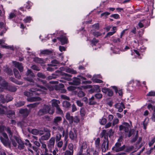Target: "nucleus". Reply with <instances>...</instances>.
<instances>
[{"mask_svg": "<svg viewBox=\"0 0 155 155\" xmlns=\"http://www.w3.org/2000/svg\"><path fill=\"white\" fill-rule=\"evenodd\" d=\"M9 85L5 81H3L2 77L0 76V91H2L4 89L7 90Z\"/></svg>", "mask_w": 155, "mask_h": 155, "instance_id": "7", "label": "nucleus"}, {"mask_svg": "<svg viewBox=\"0 0 155 155\" xmlns=\"http://www.w3.org/2000/svg\"><path fill=\"white\" fill-rule=\"evenodd\" d=\"M85 109L83 108L81 109L80 111V114L82 117L84 116L85 114Z\"/></svg>", "mask_w": 155, "mask_h": 155, "instance_id": "58", "label": "nucleus"}, {"mask_svg": "<svg viewBox=\"0 0 155 155\" xmlns=\"http://www.w3.org/2000/svg\"><path fill=\"white\" fill-rule=\"evenodd\" d=\"M31 20V18L30 16L27 17L25 18L24 19L23 21L25 23H29Z\"/></svg>", "mask_w": 155, "mask_h": 155, "instance_id": "46", "label": "nucleus"}, {"mask_svg": "<svg viewBox=\"0 0 155 155\" xmlns=\"http://www.w3.org/2000/svg\"><path fill=\"white\" fill-rule=\"evenodd\" d=\"M51 134L50 133H48L45 134L44 135L41 136V139L42 140H47L50 137Z\"/></svg>", "mask_w": 155, "mask_h": 155, "instance_id": "17", "label": "nucleus"}, {"mask_svg": "<svg viewBox=\"0 0 155 155\" xmlns=\"http://www.w3.org/2000/svg\"><path fill=\"white\" fill-rule=\"evenodd\" d=\"M69 137L72 140H76L77 137V131L75 130L74 131H70L69 132Z\"/></svg>", "mask_w": 155, "mask_h": 155, "instance_id": "11", "label": "nucleus"}, {"mask_svg": "<svg viewBox=\"0 0 155 155\" xmlns=\"http://www.w3.org/2000/svg\"><path fill=\"white\" fill-rule=\"evenodd\" d=\"M13 64L15 66L18 68L19 70L21 72L23 71V67L21 63L15 61L13 62Z\"/></svg>", "mask_w": 155, "mask_h": 155, "instance_id": "14", "label": "nucleus"}, {"mask_svg": "<svg viewBox=\"0 0 155 155\" xmlns=\"http://www.w3.org/2000/svg\"><path fill=\"white\" fill-rule=\"evenodd\" d=\"M25 102L24 101H19L16 102L15 104V105L17 107H19L23 106L24 105Z\"/></svg>", "mask_w": 155, "mask_h": 155, "instance_id": "42", "label": "nucleus"}, {"mask_svg": "<svg viewBox=\"0 0 155 155\" xmlns=\"http://www.w3.org/2000/svg\"><path fill=\"white\" fill-rule=\"evenodd\" d=\"M62 135L60 133H57L55 136V140L56 142L60 141L61 140Z\"/></svg>", "mask_w": 155, "mask_h": 155, "instance_id": "36", "label": "nucleus"}, {"mask_svg": "<svg viewBox=\"0 0 155 155\" xmlns=\"http://www.w3.org/2000/svg\"><path fill=\"white\" fill-rule=\"evenodd\" d=\"M5 130L8 134L9 138L10 140H11L12 137L13 132L12 131L10 127H6L5 128Z\"/></svg>", "mask_w": 155, "mask_h": 155, "instance_id": "18", "label": "nucleus"}, {"mask_svg": "<svg viewBox=\"0 0 155 155\" xmlns=\"http://www.w3.org/2000/svg\"><path fill=\"white\" fill-rule=\"evenodd\" d=\"M54 112V110L51 108L50 105H45L43 109H41L38 112L40 116L43 115L47 113L52 114Z\"/></svg>", "mask_w": 155, "mask_h": 155, "instance_id": "1", "label": "nucleus"}, {"mask_svg": "<svg viewBox=\"0 0 155 155\" xmlns=\"http://www.w3.org/2000/svg\"><path fill=\"white\" fill-rule=\"evenodd\" d=\"M10 80L12 81V82L16 83V84H21V83L20 82L18 81L17 80H16L14 78L11 77L10 78Z\"/></svg>", "mask_w": 155, "mask_h": 155, "instance_id": "47", "label": "nucleus"}, {"mask_svg": "<svg viewBox=\"0 0 155 155\" xmlns=\"http://www.w3.org/2000/svg\"><path fill=\"white\" fill-rule=\"evenodd\" d=\"M101 137H104V140H108V135L106 130H104L102 131L101 133Z\"/></svg>", "mask_w": 155, "mask_h": 155, "instance_id": "24", "label": "nucleus"}, {"mask_svg": "<svg viewBox=\"0 0 155 155\" xmlns=\"http://www.w3.org/2000/svg\"><path fill=\"white\" fill-rule=\"evenodd\" d=\"M14 137L18 143V149L20 150L23 149L25 147L24 143L21 140L20 138L16 136H14Z\"/></svg>", "mask_w": 155, "mask_h": 155, "instance_id": "8", "label": "nucleus"}, {"mask_svg": "<svg viewBox=\"0 0 155 155\" xmlns=\"http://www.w3.org/2000/svg\"><path fill=\"white\" fill-rule=\"evenodd\" d=\"M121 143H117L114 146L112 147V149L116 152L122 151L125 148V145H123L121 147Z\"/></svg>", "mask_w": 155, "mask_h": 155, "instance_id": "6", "label": "nucleus"}, {"mask_svg": "<svg viewBox=\"0 0 155 155\" xmlns=\"http://www.w3.org/2000/svg\"><path fill=\"white\" fill-rule=\"evenodd\" d=\"M57 130L60 131L62 132V135L63 136H64L65 132L64 128L62 127L57 126Z\"/></svg>", "mask_w": 155, "mask_h": 155, "instance_id": "43", "label": "nucleus"}, {"mask_svg": "<svg viewBox=\"0 0 155 155\" xmlns=\"http://www.w3.org/2000/svg\"><path fill=\"white\" fill-rule=\"evenodd\" d=\"M113 88L115 92L116 93H117L118 91V93L120 96H121L122 95L123 92L121 90H120L118 91L117 87L115 86H113Z\"/></svg>", "mask_w": 155, "mask_h": 155, "instance_id": "38", "label": "nucleus"}, {"mask_svg": "<svg viewBox=\"0 0 155 155\" xmlns=\"http://www.w3.org/2000/svg\"><path fill=\"white\" fill-rule=\"evenodd\" d=\"M7 90L11 92H15L16 91L17 88L13 86L9 85Z\"/></svg>", "mask_w": 155, "mask_h": 155, "instance_id": "31", "label": "nucleus"}, {"mask_svg": "<svg viewBox=\"0 0 155 155\" xmlns=\"http://www.w3.org/2000/svg\"><path fill=\"white\" fill-rule=\"evenodd\" d=\"M60 103V102L58 100H52L51 105L52 107H55L57 108L59 106L58 104Z\"/></svg>", "mask_w": 155, "mask_h": 155, "instance_id": "26", "label": "nucleus"}, {"mask_svg": "<svg viewBox=\"0 0 155 155\" xmlns=\"http://www.w3.org/2000/svg\"><path fill=\"white\" fill-rule=\"evenodd\" d=\"M2 134V136L4 137L3 138L1 136L0 137V139L2 142L4 146L10 147V143L9 141V139L7 134L4 132H3Z\"/></svg>", "mask_w": 155, "mask_h": 155, "instance_id": "3", "label": "nucleus"}, {"mask_svg": "<svg viewBox=\"0 0 155 155\" xmlns=\"http://www.w3.org/2000/svg\"><path fill=\"white\" fill-rule=\"evenodd\" d=\"M78 95L80 97H82L85 95V94L82 91H79L78 94Z\"/></svg>", "mask_w": 155, "mask_h": 155, "instance_id": "51", "label": "nucleus"}, {"mask_svg": "<svg viewBox=\"0 0 155 155\" xmlns=\"http://www.w3.org/2000/svg\"><path fill=\"white\" fill-rule=\"evenodd\" d=\"M107 122V120L105 118H102L100 121V123L102 125H104Z\"/></svg>", "mask_w": 155, "mask_h": 155, "instance_id": "61", "label": "nucleus"}, {"mask_svg": "<svg viewBox=\"0 0 155 155\" xmlns=\"http://www.w3.org/2000/svg\"><path fill=\"white\" fill-rule=\"evenodd\" d=\"M31 68L34 70L37 71H39L40 70V68L37 66L35 65H34L31 67Z\"/></svg>", "mask_w": 155, "mask_h": 155, "instance_id": "60", "label": "nucleus"}, {"mask_svg": "<svg viewBox=\"0 0 155 155\" xmlns=\"http://www.w3.org/2000/svg\"><path fill=\"white\" fill-rule=\"evenodd\" d=\"M31 133L35 135H37L39 134V131L36 129H34L32 130Z\"/></svg>", "mask_w": 155, "mask_h": 155, "instance_id": "49", "label": "nucleus"}, {"mask_svg": "<svg viewBox=\"0 0 155 155\" xmlns=\"http://www.w3.org/2000/svg\"><path fill=\"white\" fill-rule=\"evenodd\" d=\"M15 112L13 111L9 110L7 112V117L9 118H12L14 117Z\"/></svg>", "mask_w": 155, "mask_h": 155, "instance_id": "25", "label": "nucleus"}, {"mask_svg": "<svg viewBox=\"0 0 155 155\" xmlns=\"http://www.w3.org/2000/svg\"><path fill=\"white\" fill-rule=\"evenodd\" d=\"M37 75L38 77L43 79L45 78H46L45 75L41 72H38L37 74Z\"/></svg>", "mask_w": 155, "mask_h": 155, "instance_id": "44", "label": "nucleus"}, {"mask_svg": "<svg viewBox=\"0 0 155 155\" xmlns=\"http://www.w3.org/2000/svg\"><path fill=\"white\" fill-rule=\"evenodd\" d=\"M55 137H51L50 139L47 142V146L50 152H52V150L54 148L55 144Z\"/></svg>", "mask_w": 155, "mask_h": 155, "instance_id": "4", "label": "nucleus"}, {"mask_svg": "<svg viewBox=\"0 0 155 155\" xmlns=\"http://www.w3.org/2000/svg\"><path fill=\"white\" fill-rule=\"evenodd\" d=\"M41 143V147L43 149L44 153L48 152V150L47 147L46 145L43 142Z\"/></svg>", "mask_w": 155, "mask_h": 155, "instance_id": "35", "label": "nucleus"}, {"mask_svg": "<svg viewBox=\"0 0 155 155\" xmlns=\"http://www.w3.org/2000/svg\"><path fill=\"white\" fill-rule=\"evenodd\" d=\"M62 120V118L61 117H56L54 119L53 124L57 126L58 123H59Z\"/></svg>", "mask_w": 155, "mask_h": 155, "instance_id": "19", "label": "nucleus"}, {"mask_svg": "<svg viewBox=\"0 0 155 155\" xmlns=\"http://www.w3.org/2000/svg\"><path fill=\"white\" fill-rule=\"evenodd\" d=\"M24 144L27 146L29 147H31L32 146L31 144L30 143L29 141L27 139H26L25 140V143Z\"/></svg>", "mask_w": 155, "mask_h": 155, "instance_id": "52", "label": "nucleus"}, {"mask_svg": "<svg viewBox=\"0 0 155 155\" xmlns=\"http://www.w3.org/2000/svg\"><path fill=\"white\" fill-rule=\"evenodd\" d=\"M13 71L15 77L18 79H20L21 78V76L18 70L15 68L14 69Z\"/></svg>", "mask_w": 155, "mask_h": 155, "instance_id": "33", "label": "nucleus"}, {"mask_svg": "<svg viewBox=\"0 0 155 155\" xmlns=\"http://www.w3.org/2000/svg\"><path fill=\"white\" fill-rule=\"evenodd\" d=\"M51 64H48V66H55L57 64H59V62L56 60H54L51 61Z\"/></svg>", "mask_w": 155, "mask_h": 155, "instance_id": "29", "label": "nucleus"}, {"mask_svg": "<svg viewBox=\"0 0 155 155\" xmlns=\"http://www.w3.org/2000/svg\"><path fill=\"white\" fill-rule=\"evenodd\" d=\"M66 119L68 120L70 124L73 123V117L71 116L69 113H67L66 115Z\"/></svg>", "mask_w": 155, "mask_h": 155, "instance_id": "16", "label": "nucleus"}, {"mask_svg": "<svg viewBox=\"0 0 155 155\" xmlns=\"http://www.w3.org/2000/svg\"><path fill=\"white\" fill-rule=\"evenodd\" d=\"M112 41L114 43H118L121 41L120 39L119 38H113L112 39Z\"/></svg>", "mask_w": 155, "mask_h": 155, "instance_id": "62", "label": "nucleus"}, {"mask_svg": "<svg viewBox=\"0 0 155 155\" xmlns=\"http://www.w3.org/2000/svg\"><path fill=\"white\" fill-rule=\"evenodd\" d=\"M26 75L28 76L31 77L33 78L35 76L31 70L28 69L26 73Z\"/></svg>", "mask_w": 155, "mask_h": 155, "instance_id": "32", "label": "nucleus"}, {"mask_svg": "<svg viewBox=\"0 0 155 155\" xmlns=\"http://www.w3.org/2000/svg\"><path fill=\"white\" fill-rule=\"evenodd\" d=\"M27 80L33 83L32 84H31V85H36L38 87H39L40 88H41V89L44 90H46L47 89L46 88L42 86H41L40 85L36 84L34 82V80L31 78H27Z\"/></svg>", "mask_w": 155, "mask_h": 155, "instance_id": "15", "label": "nucleus"}, {"mask_svg": "<svg viewBox=\"0 0 155 155\" xmlns=\"http://www.w3.org/2000/svg\"><path fill=\"white\" fill-rule=\"evenodd\" d=\"M80 78H75L74 80L73 81V83L74 84L76 85H79L81 83V79H83L84 80H86V78L82 77L80 76Z\"/></svg>", "mask_w": 155, "mask_h": 155, "instance_id": "13", "label": "nucleus"}, {"mask_svg": "<svg viewBox=\"0 0 155 155\" xmlns=\"http://www.w3.org/2000/svg\"><path fill=\"white\" fill-rule=\"evenodd\" d=\"M33 60L35 62L38 63L43 64L44 63V61L43 59L37 57L35 58Z\"/></svg>", "mask_w": 155, "mask_h": 155, "instance_id": "28", "label": "nucleus"}, {"mask_svg": "<svg viewBox=\"0 0 155 155\" xmlns=\"http://www.w3.org/2000/svg\"><path fill=\"white\" fill-rule=\"evenodd\" d=\"M95 97L97 99H100L102 98V95L101 93H97L95 95Z\"/></svg>", "mask_w": 155, "mask_h": 155, "instance_id": "54", "label": "nucleus"}, {"mask_svg": "<svg viewBox=\"0 0 155 155\" xmlns=\"http://www.w3.org/2000/svg\"><path fill=\"white\" fill-rule=\"evenodd\" d=\"M61 42L62 45L67 44L68 42V39L65 36H63L62 35H61L60 37L57 38Z\"/></svg>", "mask_w": 155, "mask_h": 155, "instance_id": "12", "label": "nucleus"}, {"mask_svg": "<svg viewBox=\"0 0 155 155\" xmlns=\"http://www.w3.org/2000/svg\"><path fill=\"white\" fill-rule=\"evenodd\" d=\"M41 100V98L40 97H28L27 98L28 101L31 102H32L36 101H40Z\"/></svg>", "mask_w": 155, "mask_h": 155, "instance_id": "20", "label": "nucleus"}, {"mask_svg": "<svg viewBox=\"0 0 155 155\" xmlns=\"http://www.w3.org/2000/svg\"><path fill=\"white\" fill-rule=\"evenodd\" d=\"M56 113L60 114H63V111L59 106L56 108Z\"/></svg>", "mask_w": 155, "mask_h": 155, "instance_id": "50", "label": "nucleus"}, {"mask_svg": "<svg viewBox=\"0 0 155 155\" xmlns=\"http://www.w3.org/2000/svg\"><path fill=\"white\" fill-rule=\"evenodd\" d=\"M100 138H98L96 139L95 142V147L97 148L98 149H100Z\"/></svg>", "mask_w": 155, "mask_h": 155, "instance_id": "30", "label": "nucleus"}, {"mask_svg": "<svg viewBox=\"0 0 155 155\" xmlns=\"http://www.w3.org/2000/svg\"><path fill=\"white\" fill-rule=\"evenodd\" d=\"M108 148L109 141L108 140H104L101 147L102 152H105L107 150H108Z\"/></svg>", "mask_w": 155, "mask_h": 155, "instance_id": "9", "label": "nucleus"}, {"mask_svg": "<svg viewBox=\"0 0 155 155\" xmlns=\"http://www.w3.org/2000/svg\"><path fill=\"white\" fill-rule=\"evenodd\" d=\"M1 47L3 48H5L7 49H9L11 50H13L14 48L12 46L7 45H2Z\"/></svg>", "mask_w": 155, "mask_h": 155, "instance_id": "41", "label": "nucleus"}, {"mask_svg": "<svg viewBox=\"0 0 155 155\" xmlns=\"http://www.w3.org/2000/svg\"><path fill=\"white\" fill-rule=\"evenodd\" d=\"M76 103L77 105L80 107H81L83 105V103L81 102V101L78 100L76 101Z\"/></svg>", "mask_w": 155, "mask_h": 155, "instance_id": "64", "label": "nucleus"}, {"mask_svg": "<svg viewBox=\"0 0 155 155\" xmlns=\"http://www.w3.org/2000/svg\"><path fill=\"white\" fill-rule=\"evenodd\" d=\"M119 128L121 132L124 131L125 133H127L129 131L130 126L128 123L124 122L119 126Z\"/></svg>", "mask_w": 155, "mask_h": 155, "instance_id": "5", "label": "nucleus"}, {"mask_svg": "<svg viewBox=\"0 0 155 155\" xmlns=\"http://www.w3.org/2000/svg\"><path fill=\"white\" fill-rule=\"evenodd\" d=\"M4 71L6 72L9 75H11L12 74V72L11 69L8 68H6L4 69Z\"/></svg>", "mask_w": 155, "mask_h": 155, "instance_id": "39", "label": "nucleus"}, {"mask_svg": "<svg viewBox=\"0 0 155 155\" xmlns=\"http://www.w3.org/2000/svg\"><path fill=\"white\" fill-rule=\"evenodd\" d=\"M134 147L133 146H130L127 148L125 150L126 152H129L132 151L134 148Z\"/></svg>", "mask_w": 155, "mask_h": 155, "instance_id": "55", "label": "nucleus"}, {"mask_svg": "<svg viewBox=\"0 0 155 155\" xmlns=\"http://www.w3.org/2000/svg\"><path fill=\"white\" fill-rule=\"evenodd\" d=\"M70 103L66 101H64L63 102V106L65 108L69 107L70 106Z\"/></svg>", "mask_w": 155, "mask_h": 155, "instance_id": "37", "label": "nucleus"}, {"mask_svg": "<svg viewBox=\"0 0 155 155\" xmlns=\"http://www.w3.org/2000/svg\"><path fill=\"white\" fill-rule=\"evenodd\" d=\"M73 151H70L69 150H66L64 154V155H73Z\"/></svg>", "mask_w": 155, "mask_h": 155, "instance_id": "53", "label": "nucleus"}, {"mask_svg": "<svg viewBox=\"0 0 155 155\" xmlns=\"http://www.w3.org/2000/svg\"><path fill=\"white\" fill-rule=\"evenodd\" d=\"M147 96H155V91H150L147 94Z\"/></svg>", "mask_w": 155, "mask_h": 155, "instance_id": "56", "label": "nucleus"}, {"mask_svg": "<svg viewBox=\"0 0 155 155\" xmlns=\"http://www.w3.org/2000/svg\"><path fill=\"white\" fill-rule=\"evenodd\" d=\"M145 20H142L140 21L138 23V25L140 28H142L143 27L144 21Z\"/></svg>", "mask_w": 155, "mask_h": 155, "instance_id": "57", "label": "nucleus"}, {"mask_svg": "<svg viewBox=\"0 0 155 155\" xmlns=\"http://www.w3.org/2000/svg\"><path fill=\"white\" fill-rule=\"evenodd\" d=\"M71 107V111L72 112H74L77 110V107L74 104H72Z\"/></svg>", "mask_w": 155, "mask_h": 155, "instance_id": "63", "label": "nucleus"}, {"mask_svg": "<svg viewBox=\"0 0 155 155\" xmlns=\"http://www.w3.org/2000/svg\"><path fill=\"white\" fill-rule=\"evenodd\" d=\"M116 108L118 109V111L120 112H122L123 111V108H125V107L123 102L117 103L115 105Z\"/></svg>", "mask_w": 155, "mask_h": 155, "instance_id": "10", "label": "nucleus"}, {"mask_svg": "<svg viewBox=\"0 0 155 155\" xmlns=\"http://www.w3.org/2000/svg\"><path fill=\"white\" fill-rule=\"evenodd\" d=\"M138 137V131H136V134L135 136L134 137H133L132 139L131 140V142L134 143L136 141Z\"/></svg>", "mask_w": 155, "mask_h": 155, "instance_id": "40", "label": "nucleus"}, {"mask_svg": "<svg viewBox=\"0 0 155 155\" xmlns=\"http://www.w3.org/2000/svg\"><path fill=\"white\" fill-rule=\"evenodd\" d=\"M52 53V51L48 49L44 50H41L40 53L45 55H49L51 54Z\"/></svg>", "mask_w": 155, "mask_h": 155, "instance_id": "21", "label": "nucleus"}, {"mask_svg": "<svg viewBox=\"0 0 155 155\" xmlns=\"http://www.w3.org/2000/svg\"><path fill=\"white\" fill-rule=\"evenodd\" d=\"M65 71L68 73H69L73 74H75L77 73V72L76 71L74 70L73 69H71L70 68L66 69L65 70Z\"/></svg>", "mask_w": 155, "mask_h": 155, "instance_id": "34", "label": "nucleus"}, {"mask_svg": "<svg viewBox=\"0 0 155 155\" xmlns=\"http://www.w3.org/2000/svg\"><path fill=\"white\" fill-rule=\"evenodd\" d=\"M94 97L92 96L91 98L89 99V104L90 105H94L96 104L97 102L94 101Z\"/></svg>", "mask_w": 155, "mask_h": 155, "instance_id": "23", "label": "nucleus"}, {"mask_svg": "<svg viewBox=\"0 0 155 155\" xmlns=\"http://www.w3.org/2000/svg\"><path fill=\"white\" fill-rule=\"evenodd\" d=\"M148 108L150 110H153V112H155V106H153L151 104H149L147 106Z\"/></svg>", "mask_w": 155, "mask_h": 155, "instance_id": "45", "label": "nucleus"}, {"mask_svg": "<svg viewBox=\"0 0 155 155\" xmlns=\"http://www.w3.org/2000/svg\"><path fill=\"white\" fill-rule=\"evenodd\" d=\"M38 104V103H35L33 104H31L29 105H27L28 107H31V108H33L34 107H35Z\"/></svg>", "mask_w": 155, "mask_h": 155, "instance_id": "59", "label": "nucleus"}, {"mask_svg": "<svg viewBox=\"0 0 155 155\" xmlns=\"http://www.w3.org/2000/svg\"><path fill=\"white\" fill-rule=\"evenodd\" d=\"M19 112L21 114H23L25 116H27L29 114L28 110L26 109L21 110L19 111Z\"/></svg>", "mask_w": 155, "mask_h": 155, "instance_id": "27", "label": "nucleus"}, {"mask_svg": "<svg viewBox=\"0 0 155 155\" xmlns=\"http://www.w3.org/2000/svg\"><path fill=\"white\" fill-rule=\"evenodd\" d=\"M64 75L65 76L66 79L68 81H70L71 79L70 78L72 77V75L71 74H68L67 73H64Z\"/></svg>", "mask_w": 155, "mask_h": 155, "instance_id": "48", "label": "nucleus"}, {"mask_svg": "<svg viewBox=\"0 0 155 155\" xmlns=\"http://www.w3.org/2000/svg\"><path fill=\"white\" fill-rule=\"evenodd\" d=\"M5 27V24L2 22H0V35L2 36L5 31L2 30Z\"/></svg>", "mask_w": 155, "mask_h": 155, "instance_id": "22", "label": "nucleus"}, {"mask_svg": "<svg viewBox=\"0 0 155 155\" xmlns=\"http://www.w3.org/2000/svg\"><path fill=\"white\" fill-rule=\"evenodd\" d=\"M30 91H25L24 92V94L27 97L33 95H38L41 93V90L37 88H31Z\"/></svg>", "mask_w": 155, "mask_h": 155, "instance_id": "2", "label": "nucleus"}]
</instances>
